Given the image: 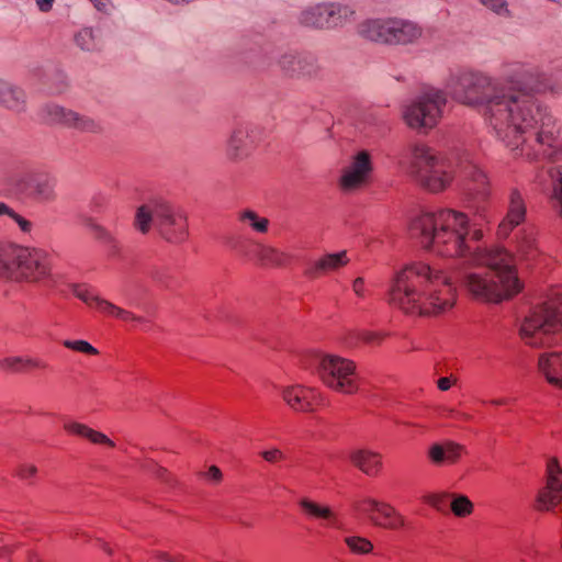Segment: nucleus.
I'll return each instance as SVG.
<instances>
[{"label": "nucleus", "mask_w": 562, "mask_h": 562, "mask_svg": "<svg viewBox=\"0 0 562 562\" xmlns=\"http://www.w3.org/2000/svg\"><path fill=\"white\" fill-rule=\"evenodd\" d=\"M5 553V550L0 548V557H2Z\"/></svg>", "instance_id": "4d7b16f0"}, {"label": "nucleus", "mask_w": 562, "mask_h": 562, "mask_svg": "<svg viewBox=\"0 0 562 562\" xmlns=\"http://www.w3.org/2000/svg\"><path fill=\"white\" fill-rule=\"evenodd\" d=\"M356 509L381 528L398 530L405 526L404 516L391 504L372 497H366L356 504Z\"/></svg>", "instance_id": "4468645a"}, {"label": "nucleus", "mask_w": 562, "mask_h": 562, "mask_svg": "<svg viewBox=\"0 0 562 562\" xmlns=\"http://www.w3.org/2000/svg\"><path fill=\"white\" fill-rule=\"evenodd\" d=\"M491 404H493V405H505V404H507V400L506 398H495V400L491 401Z\"/></svg>", "instance_id": "5fc2aeb1"}, {"label": "nucleus", "mask_w": 562, "mask_h": 562, "mask_svg": "<svg viewBox=\"0 0 562 562\" xmlns=\"http://www.w3.org/2000/svg\"><path fill=\"white\" fill-rule=\"evenodd\" d=\"M15 473L21 480L32 483L31 480L37 474V468L31 463H22L16 468Z\"/></svg>", "instance_id": "c03bdc74"}, {"label": "nucleus", "mask_w": 562, "mask_h": 562, "mask_svg": "<svg viewBox=\"0 0 562 562\" xmlns=\"http://www.w3.org/2000/svg\"><path fill=\"white\" fill-rule=\"evenodd\" d=\"M515 250L521 261H533L538 257L539 249L536 231L532 226H527L518 231L515 239Z\"/></svg>", "instance_id": "a878e982"}, {"label": "nucleus", "mask_w": 562, "mask_h": 562, "mask_svg": "<svg viewBox=\"0 0 562 562\" xmlns=\"http://www.w3.org/2000/svg\"><path fill=\"white\" fill-rule=\"evenodd\" d=\"M147 276L159 286L168 289L170 286L171 276L168 268L155 266L148 269Z\"/></svg>", "instance_id": "ea45409f"}, {"label": "nucleus", "mask_w": 562, "mask_h": 562, "mask_svg": "<svg viewBox=\"0 0 562 562\" xmlns=\"http://www.w3.org/2000/svg\"><path fill=\"white\" fill-rule=\"evenodd\" d=\"M345 542L352 553L368 554L373 550V544L367 538L350 536L345 538Z\"/></svg>", "instance_id": "58836bf2"}, {"label": "nucleus", "mask_w": 562, "mask_h": 562, "mask_svg": "<svg viewBox=\"0 0 562 562\" xmlns=\"http://www.w3.org/2000/svg\"><path fill=\"white\" fill-rule=\"evenodd\" d=\"M257 245H260V241L251 237L240 236L228 240L229 248L239 257L247 260L255 259Z\"/></svg>", "instance_id": "473e14b6"}, {"label": "nucleus", "mask_w": 562, "mask_h": 562, "mask_svg": "<svg viewBox=\"0 0 562 562\" xmlns=\"http://www.w3.org/2000/svg\"><path fill=\"white\" fill-rule=\"evenodd\" d=\"M280 71L288 78H313L319 72L317 59L305 53H283L278 58Z\"/></svg>", "instance_id": "f3484780"}, {"label": "nucleus", "mask_w": 562, "mask_h": 562, "mask_svg": "<svg viewBox=\"0 0 562 562\" xmlns=\"http://www.w3.org/2000/svg\"><path fill=\"white\" fill-rule=\"evenodd\" d=\"M237 218L240 224L251 228L254 232L265 234L269 228V220L259 216V214L252 210H243L238 212Z\"/></svg>", "instance_id": "72a5a7b5"}, {"label": "nucleus", "mask_w": 562, "mask_h": 562, "mask_svg": "<svg viewBox=\"0 0 562 562\" xmlns=\"http://www.w3.org/2000/svg\"><path fill=\"white\" fill-rule=\"evenodd\" d=\"M259 131L250 124H238L226 142V157L234 162L248 158L258 144Z\"/></svg>", "instance_id": "2eb2a0df"}, {"label": "nucleus", "mask_w": 562, "mask_h": 562, "mask_svg": "<svg viewBox=\"0 0 562 562\" xmlns=\"http://www.w3.org/2000/svg\"><path fill=\"white\" fill-rule=\"evenodd\" d=\"M72 294L86 303L90 307H94L105 316L115 317L123 322H144L143 317H139L132 312L116 306L112 302L97 295L89 286L83 284H71Z\"/></svg>", "instance_id": "dca6fc26"}, {"label": "nucleus", "mask_w": 562, "mask_h": 562, "mask_svg": "<svg viewBox=\"0 0 562 562\" xmlns=\"http://www.w3.org/2000/svg\"><path fill=\"white\" fill-rule=\"evenodd\" d=\"M134 226L144 235L155 227L164 239L172 244L183 243L189 234L186 213L162 199L150 200L138 206Z\"/></svg>", "instance_id": "0eeeda50"}, {"label": "nucleus", "mask_w": 562, "mask_h": 562, "mask_svg": "<svg viewBox=\"0 0 562 562\" xmlns=\"http://www.w3.org/2000/svg\"><path fill=\"white\" fill-rule=\"evenodd\" d=\"M423 34L419 25L412 21L392 19L390 45H407L415 43Z\"/></svg>", "instance_id": "393cba45"}, {"label": "nucleus", "mask_w": 562, "mask_h": 562, "mask_svg": "<svg viewBox=\"0 0 562 562\" xmlns=\"http://www.w3.org/2000/svg\"><path fill=\"white\" fill-rule=\"evenodd\" d=\"M452 277L425 262L407 265L395 272L389 302L409 315L438 316L456 304Z\"/></svg>", "instance_id": "7ed1b4c3"}, {"label": "nucleus", "mask_w": 562, "mask_h": 562, "mask_svg": "<svg viewBox=\"0 0 562 562\" xmlns=\"http://www.w3.org/2000/svg\"><path fill=\"white\" fill-rule=\"evenodd\" d=\"M373 172L371 154L359 150L351 156L349 164L341 170L339 187L345 192H353L367 186Z\"/></svg>", "instance_id": "ddd939ff"}, {"label": "nucleus", "mask_w": 562, "mask_h": 562, "mask_svg": "<svg viewBox=\"0 0 562 562\" xmlns=\"http://www.w3.org/2000/svg\"><path fill=\"white\" fill-rule=\"evenodd\" d=\"M349 262L347 251L342 250L335 254H325L316 260L307 263L304 274L307 278L316 279L322 274L336 271Z\"/></svg>", "instance_id": "412c9836"}, {"label": "nucleus", "mask_w": 562, "mask_h": 562, "mask_svg": "<svg viewBox=\"0 0 562 562\" xmlns=\"http://www.w3.org/2000/svg\"><path fill=\"white\" fill-rule=\"evenodd\" d=\"M64 346L78 352L98 355V350L86 340H65Z\"/></svg>", "instance_id": "a19ab883"}, {"label": "nucleus", "mask_w": 562, "mask_h": 562, "mask_svg": "<svg viewBox=\"0 0 562 562\" xmlns=\"http://www.w3.org/2000/svg\"><path fill=\"white\" fill-rule=\"evenodd\" d=\"M205 476L213 483H220L222 481L223 474L218 467L211 465L205 473Z\"/></svg>", "instance_id": "de8ad7c7"}, {"label": "nucleus", "mask_w": 562, "mask_h": 562, "mask_svg": "<svg viewBox=\"0 0 562 562\" xmlns=\"http://www.w3.org/2000/svg\"><path fill=\"white\" fill-rule=\"evenodd\" d=\"M46 362L35 358L8 357L0 360V368L5 371L21 373L30 369H45Z\"/></svg>", "instance_id": "7c9ffc66"}, {"label": "nucleus", "mask_w": 562, "mask_h": 562, "mask_svg": "<svg viewBox=\"0 0 562 562\" xmlns=\"http://www.w3.org/2000/svg\"><path fill=\"white\" fill-rule=\"evenodd\" d=\"M482 7H484L487 11L493 13L494 15L504 19L512 20L514 18V12L510 9L509 2L507 0H476Z\"/></svg>", "instance_id": "e433bc0d"}, {"label": "nucleus", "mask_w": 562, "mask_h": 562, "mask_svg": "<svg viewBox=\"0 0 562 562\" xmlns=\"http://www.w3.org/2000/svg\"><path fill=\"white\" fill-rule=\"evenodd\" d=\"M255 259L261 266L283 268L288 267L292 262L293 256L290 252L260 243V245L256 246Z\"/></svg>", "instance_id": "bb28decb"}, {"label": "nucleus", "mask_w": 562, "mask_h": 562, "mask_svg": "<svg viewBox=\"0 0 562 562\" xmlns=\"http://www.w3.org/2000/svg\"><path fill=\"white\" fill-rule=\"evenodd\" d=\"M260 454L269 463H277L284 459L283 452L278 448L265 450Z\"/></svg>", "instance_id": "a18cd8bd"}, {"label": "nucleus", "mask_w": 562, "mask_h": 562, "mask_svg": "<svg viewBox=\"0 0 562 562\" xmlns=\"http://www.w3.org/2000/svg\"><path fill=\"white\" fill-rule=\"evenodd\" d=\"M52 271L47 251L15 243L0 241V279L40 283Z\"/></svg>", "instance_id": "423d86ee"}, {"label": "nucleus", "mask_w": 562, "mask_h": 562, "mask_svg": "<svg viewBox=\"0 0 562 562\" xmlns=\"http://www.w3.org/2000/svg\"><path fill=\"white\" fill-rule=\"evenodd\" d=\"M159 558L167 562H173L167 553H161Z\"/></svg>", "instance_id": "6e6d98bb"}, {"label": "nucleus", "mask_w": 562, "mask_h": 562, "mask_svg": "<svg viewBox=\"0 0 562 562\" xmlns=\"http://www.w3.org/2000/svg\"><path fill=\"white\" fill-rule=\"evenodd\" d=\"M447 497H450V494H427L423 496V501L435 509L443 512L447 508Z\"/></svg>", "instance_id": "79ce46f5"}, {"label": "nucleus", "mask_w": 562, "mask_h": 562, "mask_svg": "<svg viewBox=\"0 0 562 562\" xmlns=\"http://www.w3.org/2000/svg\"><path fill=\"white\" fill-rule=\"evenodd\" d=\"M15 190L37 203L48 204L57 200V178L45 171L25 172L13 180Z\"/></svg>", "instance_id": "f8f14e48"}, {"label": "nucleus", "mask_w": 562, "mask_h": 562, "mask_svg": "<svg viewBox=\"0 0 562 562\" xmlns=\"http://www.w3.org/2000/svg\"><path fill=\"white\" fill-rule=\"evenodd\" d=\"M400 164L420 187L430 192L446 190L452 182L456 167L473 183L470 190L479 202L490 195L488 179L468 151L459 154L453 166L428 145L416 143L408 147Z\"/></svg>", "instance_id": "20e7f679"}, {"label": "nucleus", "mask_w": 562, "mask_h": 562, "mask_svg": "<svg viewBox=\"0 0 562 562\" xmlns=\"http://www.w3.org/2000/svg\"><path fill=\"white\" fill-rule=\"evenodd\" d=\"M449 416L452 418H456V419H461V420H470L471 419V416L469 414L460 413V412H457L453 409L449 411Z\"/></svg>", "instance_id": "864d4df0"}, {"label": "nucleus", "mask_w": 562, "mask_h": 562, "mask_svg": "<svg viewBox=\"0 0 562 562\" xmlns=\"http://www.w3.org/2000/svg\"><path fill=\"white\" fill-rule=\"evenodd\" d=\"M392 19H368L358 25L361 37L380 44L390 45Z\"/></svg>", "instance_id": "5701e85b"}, {"label": "nucleus", "mask_w": 562, "mask_h": 562, "mask_svg": "<svg viewBox=\"0 0 562 562\" xmlns=\"http://www.w3.org/2000/svg\"><path fill=\"white\" fill-rule=\"evenodd\" d=\"M97 10L108 12L111 8V0H90Z\"/></svg>", "instance_id": "09e8293b"}, {"label": "nucleus", "mask_w": 562, "mask_h": 562, "mask_svg": "<svg viewBox=\"0 0 562 562\" xmlns=\"http://www.w3.org/2000/svg\"><path fill=\"white\" fill-rule=\"evenodd\" d=\"M75 43L82 50L93 52L101 47V43L91 27H83L75 35Z\"/></svg>", "instance_id": "c9c22d12"}, {"label": "nucleus", "mask_w": 562, "mask_h": 562, "mask_svg": "<svg viewBox=\"0 0 562 562\" xmlns=\"http://www.w3.org/2000/svg\"><path fill=\"white\" fill-rule=\"evenodd\" d=\"M0 85V104L12 111H22L25 105L24 91L2 79Z\"/></svg>", "instance_id": "c756f323"}, {"label": "nucleus", "mask_w": 562, "mask_h": 562, "mask_svg": "<svg viewBox=\"0 0 562 562\" xmlns=\"http://www.w3.org/2000/svg\"><path fill=\"white\" fill-rule=\"evenodd\" d=\"M450 508L457 517H467L473 513L474 505L470 498L462 494H450Z\"/></svg>", "instance_id": "4c0bfd02"}, {"label": "nucleus", "mask_w": 562, "mask_h": 562, "mask_svg": "<svg viewBox=\"0 0 562 562\" xmlns=\"http://www.w3.org/2000/svg\"><path fill=\"white\" fill-rule=\"evenodd\" d=\"M281 396L288 406L295 412H313L314 405L318 403L319 393L302 384L284 386Z\"/></svg>", "instance_id": "aec40b11"}, {"label": "nucleus", "mask_w": 562, "mask_h": 562, "mask_svg": "<svg viewBox=\"0 0 562 562\" xmlns=\"http://www.w3.org/2000/svg\"><path fill=\"white\" fill-rule=\"evenodd\" d=\"M451 385L452 381L450 380V378H440L437 381V386L441 391H448L451 387Z\"/></svg>", "instance_id": "603ef678"}, {"label": "nucleus", "mask_w": 562, "mask_h": 562, "mask_svg": "<svg viewBox=\"0 0 562 562\" xmlns=\"http://www.w3.org/2000/svg\"><path fill=\"white\" fill-rule=\"evenodd\" d=\"M562 333V292L552 289L530 307L524 317L519 335L535 348L549 347L560 341Z\"/></svg>", "instance_id": "39448f33"}, {"label": "nucleus", "mask_w": 562, "mask_h": 562, "mask_svg": "<svg viewBox=\"0 0 562 562\" xmlns=\"http://www.w3.org/2000/svg\"><path fill=\"white\" fill-rule=\"evenodd\" d=\"M36 5L41 12H49L53 8L55 0H35Z\"/></svg>", "instance_id": "8fccbe9b"}, {"label": "nucleus", "mask_w": 562, "mask_h": 562, "mask_svg": "<svg viewBox=\"0 0 562 562\" xmlns=\"http://www.w3.org/2000/svg\"><path fill=\"white\" fill-rule=\"evenodd\" d=\"M352 291L360 299H363V297L367 296L368 290L366 288V282H364L363 278L359 277V278L353 280V282H352Z\"/></svg>", "instance_id": "49530a36"}, {"label": "nucleus", "mask_w": 562, "mask_h": 562, "mask_svg": "<svg viewBox=\"0 0 562 562\" xmlns=\"http://www.w3.org/2000/svg\"><path fill=\"white\" fill-rule=\"evenodd\" d=\"M311 366L328 389L345 395L358 391L357 366L352 360L336 355L317 353L313 357Z\"/></svg>", "instance_id": "6e6552de"}, {"label": "nucleus", "mask_w": 562, "mask_h": 562, "mask_svg": "<svg viewBox=\"0 0 562 562\" xmlns=\"http://www.w3.org/2000/svg\"><path fill=\"white\" fill-rule=\"evenodd\" d=\"M501 78L474 68L450 71L446 88L462 105L482 114L488 132L517 156L549 158L551 201L562 216L561 128L536 94L546 82L542 68L530 61L508 60Z\"/></svg>", "instance_id": "f257e3e1"}, {"label": "nucleus", "mask_w": 562, "mask_h": 562, "mask_svg": "<svg viewBox=\"0 0 562 562\" xmlns=\"http://www.w3.org/2000/svg\"><path fill=\"white\" fill-rule=\"evenodd\" d=\"M526 218L527 206L525 199L517 189H510L507 211L497 228L498 237L507 238L516 227H519L526 222Z\"/></svg>", "instance_id": "6ab92c4d"}, {"label": "nucleus", "mask_w": 562, "mask_h": 562, "mask_svg": "<svg viewBox=\"0 0 562 562\" xmlns=\"http://www.w3.org/2000/svg\"><path fill=\"white\" fill-rule=\"evenodd\" d=\"M465 448L453 441L434 443L428 450V458L438 467L456 464L462 457Z\"/></svg>", "instance_id": "4be33fe9"}, {"label": "nucleus", "mask_w": 562, "mask_h": 562, "mask_svg": "<svg viewBox=\"0 0 562 562\" xmlns=\"http://www.w3.org/2000/svg\"><path fill=\"white\" fill-rule=\"evenodd\" d=\"M409 229L431 252L461 259L453 278L474 300L499 303L522 290L515 257L501 246L476 245L483 231L471 229L465 213L452 209L423 211L412 220Z\"/></svg>", "instance_id": "f03ea898"}, {"label": "nucleus", "mask_w": 562, "mask_h": 562, "mask_svg": "<svg viewBox=\"0 0 562 562\" xmlns=\"http://www.w3.org/2000/svg\"><path fill=\"white\" fill-rule=\"evenodd\" d=\"M362 340L368 344H374L381 340V336L376 333H363Z\"/></svg>", "instance_id": "3c124183"}, {"label": "nucleus", "mask_w": 562, "mask_h": 562, "mask_svg": "<svg viewBox=\"0 0 562 562\" xmlns=\"http://www.w3.org/2000/svg\"><path fill=\"white\" fill-rule=\"evenodd\" d=\"M540 373L553 386L562 390V352H543L539 356Z\"/></svg>", "instance_id": "b1692460"}, {"label": "nucleus", "mask_w": 562, "mask_h": 562, "mask_svg": "<svg viewBox=\"0 0 562 562\" xmlns=\"http://www.w3.org/2000/svg\"><path fill=\"white\" fill-rule=\"evenodd\" d=\"M38 116L45 124L74 128L81 133L99 134L103 131L102 124L95 119L54 103L41 106Z\"/></svg>", "instance_id": "9b49d317"}, {"label": "nucleus", "mask_w": 562, "mask_h": 562, "mask_svg": "<svg viewBox=\"0 0 562 562\" xmlns=\"http://www.w3.org/2000/svg\"><path fill=\"white\" fill-rule=\"evenodd\" d=\"M350 460L355 467L369 476L379 474L382 468V457L370 449H356L350 453Z\"/></svg>", "instance_id": "cd10ccee"}, {"label": "nucleus", "mask_w": 562, "mask_h": 562, "mask_svg": "<svg viewBox=\"0 0 562 562\" xmlns=\"http://www.w3.org/2000/svg\"><path fill=\"white\" fill-rule=\"evenodd\" d=\"M86 226L94 232L95 237L104 243L111 244L114 241L113 236L110 234L108 229L102 227L101 225L93 222L91 218L86 221Z\"/></svg>", "instance_id": "37998d69"}, {"label": "nucleus", "mask_w": 562, "mask_h": 562, "mask_svg": "<svg viewBox=\"0 0 562 562\" xmlns=\"http://www.w3.org/2000/svg\"><path fill=\"white\" fill-rule=\"evenodd\" d=\"M356 20V5L341 1H327L308 5L297 16L302 26L321 31L341 30Z\"/></svg>", "instance_id": "1a4fd4ad"}, {"label": "nucleus", "mask_w": 562, "mask_h": 562, "mask_svg": "<svg viewBox=\"0 0 562 562\" xmlns=\"http://www.w3.org/2000/svg\"><path fill=\"white\" fill-rule=\"evenodd\" d=\"M546 485L537 496V509L551 510L562 499V469L558 460L552 458L547 463Z\"/></svg>", "instance_id": "a211bd4d"}, {"label": "nucleus", "mask_w": 562, "mask_h": 562, "mask_svg": "<svg viewBox=\"0 0 562 562\" xmlns=\"http://www.w3.org/2000/svg\"><path fill=\"white\" fill-rule=\"evenodd\" d=\"M300 506L303 512L312 517L319 518L326 520L329 525L336 524V515L333 510L327 506H322L315 502H312L307 498H303L300 501Z\"/></svg>", "instance_id": "f704fd0d"}, {"label": "nucleus", "mask_w": 562, "mask_h": 562, "mask_svg": "<svg viewBox=\"0 0 562 562\" xmlns=\"http://www.w3.org/2000/svg\"><path fill=\"white\" fill-rule=\"evenodd\" d=\"M8 221L15 223L25 235H30L34 227L31 221L15 212L9 204L0 202V224L8 226Z\"/></svg>", "instance_id": "2f4dec72"}, {"label": "nucleus", "mask_w": 562, "mask_h": 562, "mask_svg": "<svg viewBox=\"0 0 562 562\" xmlns=\"http://www.w3.org/2000/svg\"><path fill=\"white\" fill-rule=\"evenodd\" d=\"M64 429L70 435L87 438L92 443L106 445L109 447L115 446L114 442L103 432L97 431L89 426L75 420L66 419L64 422Z\"/></svg>", "instance_id": "c85d7f7f"}, {"label": "nucleus", "mask_w": 562, "mask_h": 562, "mask_svg": "<svg viewBox=\"0 0 562 562\" xmlns=\"http://www.w3.org/2000/svg\"><path fill=\"white\" fill-rule=\"evenodd\" d=\"M446 103L442 90H427L403 109V119L411 128L426 132L438 124Z\"/></svg>", "instance_id": "9d476101"}]
</instances>
